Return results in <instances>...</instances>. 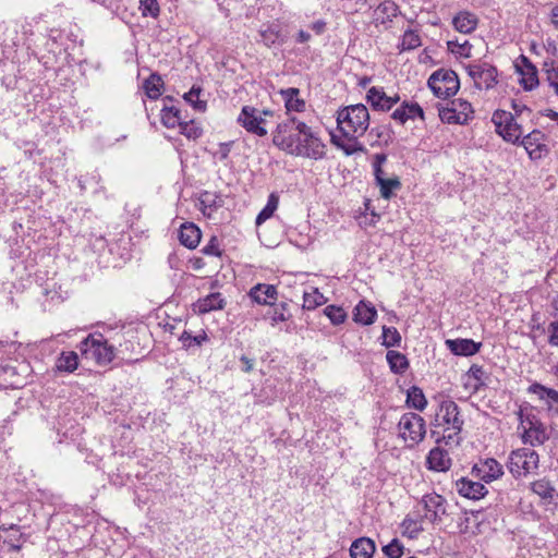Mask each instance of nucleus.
<instances>
[{"mask_svg":"<svg viewBox=\"0 0 558 558\" xmlns=\"http://www.w3.org/2000/svg\"><path fill=\"white\" fill-rule=\"evenodd\" d=\"M305 129L306 124L304 122L299 121L295 118L289 119L277 125V130L274 134L272 142L280 149L291 155L312 158L315 160L320 159L322 147L315 141H311L312 143H314V145H311V153H307V150H302L300 148V134L304 133Z\"/></svg>","mask_w":558,"mask_h":558,"instance_id":"nucleus-1","label":"nucleus"},{"mask_svg":"<svg viewBox=\"0 0 558 558\" xmlns=\"http://www.w3.org/2000/svg\"><path fill=\"white\" fill-rule=\"evenodd\" d=\"M463 424L464 421L458 404L452 400L441 401L435 415V426L444 427V435L441 438H437V442L460 445Z\"/></svg>","mask_w":558,"mask_h":558,"instance_id":"nucleus-2","label":"nucleus"},{"mask_svg":"<svg viewBox=\"0 0 558 558\" xmlns=\"http://www.w3.org/2000/svg\"><path fill=\"white\" fill-rule=\"evenodd\" d=\"M337 123L344 137L362 136L369 125V113L365 105L347 106L337 112Z\"/></svg>","mask_w":558,"mask_h":558,"instance_id":"nucleus-3","label":"nucleus"},{"mask_svg":"<svg viewBox=\"0 0 558 558\" xmlns=\"http://www.w3.org/2000/svg\"><path fill=\"white\" fill-rule=\"evenodd\" d=\"M83 355L90 354L100 365H107L116 356L114 348L110 345L101 333L87 336L78 347Z\"/></svg>","mask_w":558,"mask_h":558,"instance_id":"nucleus-4","label":"nucleus"},{"mask_svg":"<svg viewBox=\"0 0 558 558\" xmlns=\"http://www.w3.org/2000/svg\"><path fill=\"white\" fill-rule=\"evenodd\" d=\"M459 78L452 70H438L428 78V87L438 98H449L459 89Z\"/></svg>","mask_w":558,"mask_h":558,"instance_id":"nucleus-5","label":"nucleus"},{"mask_svg":"<svg viewBox=\"0 0 558 558\" xmlns=\"http://www.w3.org/2000/svg\"><path fill=\"white\" fill-rule=\"evenodd\" d=\"M492 122L495 124L496 132L506 141L518 144L522 136V128L515 121L513 113L505 110H496L493 113Z\"/></svg>","mask_w":558,"mask_h":558,"instance_id":"nucleus-6","label":"nucleus"},{"mask_svg":"<svg viewBox=\"0 0 558 558\" xmlns=\"http://www.w3.org/2000/svg\"><path fill=\"white\" fill-rule=\"evenodd\" d=\"M399 434L409 446H414L423 440L426 429L424 418L413 412L404 413L398 424Z\"/></svg>","mask_w":558,"mask_h":558,"instance_id":"nucleus-7","label":"nucleus"},{"mask_svg":"<svg viewBox=\"0 0 558 558\" xmlns=\"http://www.w3.org/2000/svg\"><path fill=\"white\" fill-rule=\"evenodd\" d=\"M538 453L529 448L513 450L509 458V470L514 477L525 475L538 468Z\"/></svg>","mask_w":558,"mask_h":558,"instance_id":"nucleus-8","label":"nucleus"},{"mask_svg":"<svg viewBox=\"0 0 558 558\" xmlns=\"http://www.w3.org/2000/svg\"><path fill=\"white\" fill-rule=\"evenodd\" d=\"M520 427L522 428V440L531 446H541L547 439L546 428L535 415H524L519 411Z\"/></svg>","mask_w":558,"mask_h":558,"instance_id":"nucleus-9","label":"nucleus"},{"mask_svg":"<svg viewBox=\"0 0 558 558\" xmlns=\"http://www.w3.org/2000/svg\"><path fill=\"white\" fill-rule=\"evenodd\" d=\"M472 116L471 104L462 99L452 100L450 107L439 109L440 120L448 124H465Z\"/></svg>","mask_w":558,"mask_h":558,"instance_id":"nucleus-10","label":"nucleus"},{"mask_svg":"<svg viewBox=\"0 0 558 558\" xmlns=\"http://www.w3.org/2000/svg\"><path fill=\"white\" fill-rule=\"evenodd\" d=\"M238 122L250 133L257 136L267 134V120L262 117L260 111L252 106H244L238 117Z\"/></svg>","mask_w":558,"mask_h":558,"instance_id":"nucleus-11","label":"nucleus"},{"mask_svg":"<svg viewBox=\"0 0 558 558\" xmlns=\"http://www.w3.org/2000/svg\"><path fill=\"white\" fill-rule=\"evenodd\" d=\"M421 505L424 508V515L422 519L435 524L442 520L446 514V499L436 493L426 494L422 497Z\"/></svg>","mask_w":558,"mask_h":558,"instance_id":"nucleus-12","label":"nucleus"},{"mask_svg":"<svg viewBox=\"0 0 558 558\" xmlns=\"http://www.w3.org/2000/svg\"><path fill=\"white\" fill-rule=\"evenodd\" d=\"M466 70L477 88H482L484 85L486 89H490L498 83V71L493 65L487 63L470 64Z\"/></svg>","mask_w":558,"mask_h":558,"instance_id":"nucleus-13","label":"nucleus"},{"mask_svg":"<svg viewBox=\"0 0 558 558\" xmlns=\"http://www.w3.org/2000/svg\"><path fill=\"white\" fill-rule=\"evenodd\" d=\"M546 136L539 130H533L524 136L519 143L525 148L531 159H541L548 153L545 144Z\"/></svg>","mask_w":558,"mask_h":558,"instance_id":"nucleus-14","label":"nucleus"},{"mask_svg":"<svg viewBox=\"0 0 558 558\" xmlns=\"http://www.w3.org/2000/svg\"><path fill=\"white\" fill-rule=\"evenodd\" d=\"M250 298L262 305H272L277 300V289L272 284L257 283L248 292Z\"/></svg>","mask_w":558,"mask_h":558,"instance_id":"nucleus-15","label":"nucleus"},{"mask_svg":"<svg viewBox=\"0 0 558 558\" xmlns=\"http://www.w3.org/2000/svg\"><path fill=\"white\" fill-rule=\"evenodd\" d=\"M446 344L454 355L463 356L476 354L482 345L481 342H475L472 339H449Z\"/></svg>","mask_w":558,"mask_h":558,"instance_id":"nucleus-16","label":"nucleus"},{"mask_svg":"<svg viewBox=\"0 0 558 558\" xmlns=\"http://www.w3.org/2000/svg\"><path fill=\"white\" fill-rule=\"evenodd\" d=\"M476 475L486 483L498 478L502 474V466L495 459H486L473 468Z\"/></svg>","mask_w":558,"mask_h":558,"instance_id":"nucleus-17","label":"nucleus"},{"mask_svg":"<svg viewBox=\"0 0 558 558\" xmlns=\"http://www.w3.org/2000/svg\"><path fill=\"white\" fill-rule=\"evenodd\" d=\"M458 493L469 499H480L487 494V489L480 482L461 478L456 483Z\"/></svg>","mask_w":558,"mask_h":558,"instance_id":"nucleus-18","label":"nucleus"},{"mask_svg":"<svg viewBox=\"0 0 558 558\" xmlns=\"http://www.w3.org/2000/svg\"><path fill=\"white\" fill-rule=\"evenodd\" d=\"M0 533H2L3 543L9 546L10 550H21L23 544L26 542L25 535L20 531V527L15 524L10 526H1Z\"/></svg>","mask_w":558,"mask_h":558,"instance_id":"nucleus-19","label":"nucleus"},{"mask_svg":"<svg viewBox=\"0 0 558 558\" xmlns=\"http://www.w3.org/2000/svg\"><path fill=\"white\" fill-rule=\"evenodd\" d=\"M426 463L429 470L445 472L450 469L451 460L446 450L436 447L429 451Z\"/></svg>","mask_w":558,"mask_h":558,"instance_id":"nucleus-20","label":"nucleus"},{"mask_svg":"<svg viewBox=\"0 0 558 558\" xmlns=\"http://www.w3.org/2000/svg\"><path fill=\"white\" fill-rule=\"evenodd\" d=\"M225 299L221 298L219 292L210 293L205 298L198 299L193 305L194 312L206 314L211 311L222 310L225 307Z\"/></svg>","mask_w":558,"mask_h":558,"instance_id":"nucleus-21","label":"nucleus"},{"mask_svg":"<svg viewBox=\"0 0 558 558\" xmlns=\"http://www.w3.org/2000/svg\"><path fill=\"white\" fill-rule=\"evenodd\" d=\"M366 101L377 111H389V99L381 87H371L366 93Z\"/></svg>","mask_w":558,"mask_h":558,"instance_id":"nucleus-22","label":"nucleus"},{"mask_svg":"<svg viewBox=\"0 0 558 558\" xmlns=\"http://www.w3.org/2000/svg\"><path fill=\"white\" fill-rule=\"evenodd\" d=\"M201 230L194 223L182 225L179 240L187 248H195L201 241Z\"/></svg>","mask_w":558,"mask_h":558,"instance_id":"nucleus-23","label":"nucleus"},{"mask_svg":"<svg viewBox=\"0 0 558 558\" xmlns=\"http://www.w3.org/2000/svg\"><path fill=\"white\" fill-rule=\"evenodd\" d=\"M375 549V543L371 538L360 537L352 543L350 555L352 558H372Z\"/></svg>","mask_w":558,"mask_h":558,"instance_id":"nucleus-24","label":"nucleus"},{"mask_svg":"<svg viewBox=\"0 0 558 558\" xmlns=\"http://www.w3.org/2000/svg\"><path fill=\"white\" fill-rule=\"evenodd\" d=\"M377 316L376 308L371 303L360 301L354 308L353 319L362 325H372Z\"/></svg>","mask_w":558,"mask_h":558,"instance_id":"nucleus-25","label":"nucleus"},{"mask_svg":"<svg viewBox=\"0 0 558 558\" xmlns=\"http://www.w3.org/2000/svg\"><path fill=\"white\" fill-rule=\"evenodd\" d=\"M477 23V17L468 11L459 12L452 20L454 28L462 34L472 33L476 28Z\"/></svg>","mask_w":558,"mask_h":558,"instance_id":"nucleus-26","label":"nucleus"},{"mask_svg":"<svg viewBox=\"0 0 558 558\" xmlns=\"http://www.w3.org/2000/svg\"><path fill=\"white\" fill-rule=\"evenodd\" d=\"M279 93L286 102V108L288 111L302 112L304 110L305 101L300 98L299 88L290 87L287 89H281Z\"/></svg>","mask_w":558,"mask_h":558,"instance_id":"nucleus-27","label":"nucleus"},{"mask_svg":"<svg viewBox=\"0 0 558 558\" xmlns=\"http://www.w3.org/2000/svg\"><path fill=\"white\" fill-rule=\"evenodd\" d=\"M144 88L147 97L150 99H157L163 89V81L157 73H153L144 82Z\"/></svg>","mask_w":558,"mask_h":558,"instance_id":"nucleus-28","label":"nucleus"},{"mask_svg":"<svg viewBox=\"0 0 558 558\" xmlns=\"http://www.w3.org/2000/svg\"><path fill=\"white\" fill-rule=\"evenodd\" d=\"M386 357L389 363L391 372H393L395 374H402L409 367V361L407 356L398 351H388Z\"/></svg>","mask_w":558,"mask_h":558,"instance_id":"nucleus-29","label":"nucleus"},{"mask_svg":"<svg viewBox=\"0 0 558 558\" xmlns=\"http://www.w3.org/2000/svg\"><path fill=\"white\" fill-rule=\"evenodd\" d=\"M407 403L410 408H413L418 411H423L426 408L427 400L423 390L416 386H412L408 390L407 395Z\"/></svg>","mask_w":558,"mask_h":558,"instance_id":"nucleus-30","label":"nucleus"},{"mask_svg":"<svg viewBox=\"0 0 558 558\" xmlns=\"http://www.w3.org/2000/svg\"><path fill=\"white\" fill-rule=\"evenodd\" d=\"M181 111L175 107H165L161 110V122L166 128L173 129L182 125Z\"/></svg>","mask_w":558,"mask_h":558,"instance_id":"nucleus-31","label":"nucleus"},{"mask_svg":"<svg viewBox=\"0 0 558 558\" xmlns=\"http://www.w3.org/2000/svg\"><path fill=\"white\" fill-rule=\"evenodd\" d=\"M78 357L73 351L62 352L57 361V368L62 372L72 373L77 368Z\"/></svg>","mask_w":558,"mask_h":558,"instance_id":"nucleus-32","label":"nucleus"},{"mask_svg":"<svg viewBox=\"0 0 558 558\" xmlns=\"http://www.w3.org/2000/svg\"><path fill=\"white\" fill-rule=\"evenodd\" d=\"M530 392L537 393L539 398H548L553 403L550 407H555V411L558 413V391L551 388H546L541 384H533L529 388Z\"/></svg>","mask_w":558,"mask_h":558,"instance_id":"nucleus-33","label":"nucleus"},{"mask_svg":"<svg viewBox=\"0 0 558 558\" xmlns=\"http://www.w3.org/2000/svg\"><path fill=\"white\" fill-rule=\"evenodd\" d=\"M399 8L393 1H384L381 2L375 13L377 15V20L380 19L381 23L387 21H391L392 17L398 15Z\"/></svg>","mask_w":558,"mask_h":558,"instance_id":"nucleus-34","label":"nucleus"},{"mask_svg":"<svg viewBox=\"0 0 558 558\" xmlns=\"http://www.w3.org/2000/svg\"><path fill=\"white\" fill-rule=\"evenodd\" d=\"M348 141H343L332 136V143L341 148L347 156H351L357 151H363L364 147L357 142V137H347Z\"/></svg>","mask_w":558,"mask_h":558,"instance_id":"nucleus-35","label":"nucleus"},{"mask_svg":"<svg viewBox=\"0 0 558 558\" xmlns=\"http://www.w3.org/2000/svg\"><path fill=\"white\" fill-rule=\"evenodd\" d=\"M533 493L538 495L542 499H551L554 497L555 487L546 478L535 481L531 484Z\"/></svg>","mask_w":558,"mask_h":558,"instance_id":"nucleus-36","label":"nucleus"},{"mask_svg":"<svg viewBox=\"0 0 558 558\" xmlns=\"http://www.w3.org/2000/svg\"><path fill=\"white\" fill-rule=\"evenodd\" d=\"M325 302V296L316 288H313L311 292L303 293V308L305 310H314Z\"/></svg>","mask_w":558,"mask_h":558,"instance_id":"nucleus-37","label":"nucleus"},{"mask_svg":"<svg viewBox=\"0 0 558 558\" xmlns=\"http://www.w3.org/2000/svg\"><path fill=\"white\" fill-rule=\"evenodd\" d=\"M300 148L302 150H307V153H311L312 150H310L312 148V146L310 145H314V143H312L311 141H315L316 143H318L322 147V158L324 157L325 155V144L317 137L314 135L313 132H311V129L306 125V129L304 130V133H301L300 134Z\"/></svg>","mask_w":558,"mask_h":558,"instance_id":"nucleus-38","label":"nucleus"},{"mask_svg":"<svg viewBox=\"0 0 558 558\" xmlns=\"http://www.w3.org/2000/svg\"><path fill=\"white\" fill-rule=\"evenodd\" d=\"M519 72L522 75L521 85L525 90H532L538 85L537 70L534 65Z\"/></svg>","mask_w":558,"mask_h":558,"instance_id":"nucleus-39","label":"nucleus"},{"mask_svg":"<svg viewBox=\"0 0 558 558\" xmlns=\"http://www.w3.org/2000/svg\"><path fill=\"white\" fill-rule=\"evenodd\" d=\"M278 196H276L275 194H270L266 206L260 210V213L256 217L255 222L257 226L262 225L272 216V214L278 207Z\"/></svg>","mask_w":558,"mask_h":558,"instance_id":"nucleus-40","label":"nucleus"},{"mask_svg":"<svg viewBox=\"0 0 558 558\" xmlns=\"http://www.w3.org/2000/svg\"><path fill=\"white\" fill-rule=\"evenodd\" d=\"M422 520H414L412 518H405L401 524L403 534L410 538H416L423 531Z\"/></svg>","mask_w":558,"mask_h":558,"instance_id":"nucleus-41","label":"nucleus"},{"mask_svg":"<svg viewBox=\"0 0 558 558\" xmlns=\"http://www.w3.org/2000/svg\"><path fill=\"white\" fill-rule=\"evenodd\" d=\"M422 45L417 31L408 29L402 36L400 44L401 50H413Z\"/></svg>","mask_w":558,"mask_h":558,"instance_id":"nucleus-42","label":"nucleus"},{"mask_svg":"<svg viewBox=\"0 0 558 558\" xmlns=\"http://www.w3.org/2000/svg\"><path fill=\"white\" fill-rule=\"evenodd\" d=\"M377 184L380 187V195L386 199H389L392 196L393 190L401 187V182L398 177L390 179L385 178L378 181Z\"/></svg>","mask_w":558,"mask_h":558,"instance_id":"nucleus-43","label":"nucleus"},{"mask_svg":"<svg viewBox=\"0 0 558 558\" xmlns=\"http://www.w3.org/2000/svg\"><path fill=\"white\" fill-rule=\"evenodd\" d=\"M401 336L395 327H383V345L386 348L399 347Z\"/></svg>","mask_w":558,"mask_h":558,"instance_id":"nucleus-44","label":"nucleus"},{"mask_svg":"<svg viewBox=\"0 0 558 558\" xmlns=\"http://www.w3.org/2000/svg\"><path fill=\"white\" fill-rule=\"evenodd\" d=\"M324 313L333 325H340L347 318V313L344 312V310L336 305L326 306Z\"/></svg>","mask_w":558,"mask_h":558,"instance_id":"nucleus-45","label":"nucleus"},{"mask_svg":"<svg viewBox=\"0 0 558 558\" xmlns=\"http://www.w3.org/2000/svg\"><path fill=\"white\" fill-rule=\"evenodd\" d=\"M201 92V87L193 86L190 92L184 94V99L190 102L196 110L204 111L206 109V102L198 99Z\"/></svg>","mask_w":558,"mask_h":558,"instance_id":"nucleus-46","label":"nucleus"},{"mask_svg":"<svg viewBox=\"0 0 558 558\" xmlns=\"http://www.w3.org/2000/svg\"><path fill=\"white\" fill-rule=\"evenodd\" d=\"M544 71L547 82L554 88L555 94L558 95V66H555L553 61H546L544 62Z\"/></svg>","mask_w":558,"mask_h":558,"instance_id":"nucleus-47","label":"nucleus"},{"mask_svg":"<svg viewBox=\"0 0 558 558\" xmlns=\"http://www.w3.org/2000/svg\"><path fill=\"white\" fill-rule=\"evenodd\" d=\"M140 9L144 16L158 17L160 13V7L157 0H141Z\"/></svg>","mask_w":558,"mask_h":558,"instance_id":"nucleus-48","label":"nucleus"},{"mask_svg":"<svg viewBox=\"0 0 558 558\" xmlns=\"http://www.w3.org/2000/svg\"><path fill=\"white\" fill-rule=\"evenodd\" d=\"M383 550L388 558H401L403 554V546L397 538H395L388 545L384 546Z\"/></svg>","mask_w":558,"mask_h":558,"instance_id":"nucleus-49","label":"nucleus"},{"mask_svg":"<svg viewBox=\"0 0 558 558\" xmlns=\"http://www.w3.org/2000/svg\"><path fill=\"white\" fill-rule=\"evenodd\" d=\"M483 375V367L476 364H473L468 371V376L475 380V383L472 385L474 391H477L480 387L484 385L482 380Z\"/></svg>","mask_w":558,"mask_h":558,"instance_id":"nucleus-50","label":"nucleus"},{"mask_svg":"<svg viewBox=\"0 0 558 558\" xmlns=\"http://www.w3.org/2000/svg\"><path fill=\"white\" fill-rule=\"evenodd\" d=\"M387 160V156L385 154H376L374 160V174L376 182L385 179V172L381 169V165Z\"/></svg>","mask_w":558,"mask_h":558,"instance_id":"nucleus-51","label":"nucleus"},{"mask_svg":"<svg viewBox=\"0 0 558 558\" xmlns=\"http://www.w3.org/2000/svg\"><path fill=\"white\" fill-rule=\"evenodd\" d=\"M404 105L407 106V113L409 114V120L414 119L415 117H418L421 120L425 119L424 111L417 102L404 101Z\"/></svg>","mask_w":558,"mask_h":558,"instance_id":"nucleus-52","label":"nucleus"},{"mask_svg":"<svg viewBox=\"0 0 558 558\" xmlns=\"http://www.w3.org/2000/svg\"><path fill=\"white\" fill-rule=\"evenodd\" d=\"M181 133L184 134L189 138H197L202 134V130L197 126H195L192 122L187 123L184 122L181 125Z\"/></svg>","mask_w":558,"mask_h":558,"instance_id":"nucleus-53","label":"nucleus"},{"mask_svg":"<svg viewBox=\"0 0 558 558\" xmlns=\"http://www.w3.org/2000/svg\"><path fill=\"white\" fill-rule=\"evenodd\" d=\"M391 118L398 121L400 124H404L409 120V114L407 113V106L404 105V101L392 112Z\"/></svg>","mask_w":558,"mask_h":558,"instance_id":"nucleus-54","label":"nucleus"},{"mask_svg":"<svg viewBox=\"0 0 558 558\" xmlns=\"http://www.w3.org/2000/svg\"><path fill=\"white\" fill-rule=\"evenodd\" d=\"M259 35L262 37V41L267 46L270 47L272 44L276 43L278 39V33L272 29H265L260 31Z\"/></svg>","mask_w":558,"mask_h":558,"instance_id":"nucleus-55","label":"nucleus"},{"mask_svg":"<svg viewBox=\"0 0 558 558\" xmlns=\"http://www.w3.org/2000/svg\"><path fill=\"white\" fill-rule=\"evenodd\" d=\"M203 253L206 255L220 256L221 252L219 250V245L217 239L214 236L210 239L209 243L206 244L203 248Z\"/></svg>","mask_w":558,"mask_h":558,"instance_id":"nucleus-56","label":"nucleus"},{"mask_svg":"<svg viewBox=\"0 0 558 558\" xmlns=\"http://www.w3.org/2000/svg\"><path fill=\"white\" fill-rule=\"evenodd\" d=\"M549 338L548 343L558 347V320L551 322L548 326Z\"/></svg>","mask_w":558,"mask_h":558,"instance_id":"nucleus-57","label":"nucleus"},{"mask_svg":"<svg viewBox=\"0 0 558 558\" xmlns=\"http://www.w3.org/2000/svg\"><path fill=\"white\" fill-rule=\"evenodd\" d=\"M207 339V336L206 333H203L202 336H191L190 333H187L186 331H184L181 336V340L185 343L187 340L190 341L187 343V345L190 347L193 343L199 345L204 340Z\"/></svg>","mask_w":558,"mask_h":558,"instance_id":"nucleus-58","label":"nucleus"},{"mask_svg":"<svg viewBox=\"0 0 558 558\" xmlns=\"http://www.w3.org/2000/svg\"><path fill=\"white\" fill-rule=\"evenodd\" d=\"M280 306H281V311L275 310V313L271 316L272 325L278 324L279 322H286L288 319V317L284 315L287 304L281 303Z\"/></svg>","mask_w":558,"mask_h":558,"instance_id":"nucleus-59","label":"nucleus"},{"mask_svg":"<svg viewBox=\"0 0 558 558\" xmlns=\"http://www.w3.org/2000/svg\"><path fill=\"white\" fill-rule=\"evenodd\" d=\"M511 108L514 111V114L518 116V117H520L524 112L531 113V109L530 108H527L523 104L517 102L515 100H512Z\"/></svg>","mask_w":558,"mask_h":558,"instance_id":"nucleus-60","label":"nucleus"},{"mask_svg":"<svg viewBox=\"0 0 558 558\" xmlns=\"http://www.w3.org/2000/svg\"><path fill=\"white\" fill-rule=\"evenodd\" d=\"M310 28L315 32L317 35L319 34H323L325 32V28H326V22L323 21V20H318L316 22H313L311 25H310Z\"/></svg>","mask_w":558,"mask_h":558,"instance_id":"nucleus-61","label":"nucleus"},{"mask_svg":"<svg viewBox=\"0 0 558 558\" xmlns=\"http://www.w3.org/2000/svg\"><path fill=\"white\" fill-rule=\"evenodd\" d=\"M549 17H550V22H551L554 28L558 31V5H555L550 10Z\"/></svg>","mask_w":558,"mask_h":558,"instance_id":"nucleus-62","label":"nucleus"},{"mask_svg":"<svg viewBox=\"0 0 558 558\" xmlns=\"http://www.w3.org/2000/svg\"><path fill=\"white\" fill-rule=\"evenodd\" d=\"M241 362L244 364V368L243 371L245 373H250L252 369H253V360L248 359L247 356L245 355H242L240 357Z\"/></svg>","mask_w":558,"mask_h":558,"instance_id":"nucleus-63","label":"nucleus"},{"mask_svg":"<svg viewBox=\"0 0 558 558\" xmlns=\"http://www.w3.org/2000/svg\"><path fill=\"white\" fill-rule=\"evenodd\" d=\"M520 61L522 63V66H519L518 64L515 65L518 71L520 70H526L527 68L530 66H533L532 62L530 61V59L523 54L520 56Z\"/></svg>","mask_w":558,"mask_h":558,"instance_id":"nucleus-64","label":"nucleus"}]
</instances>
